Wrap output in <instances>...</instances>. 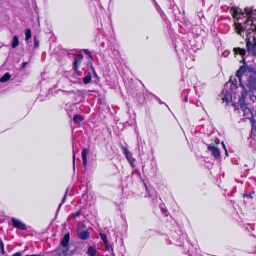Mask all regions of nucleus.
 Here are the masks:
<instances>
[{
    "label": "nucleus",
    "mask_w": 256,
    "mask_h": 256,
    "mask_svg": "<svg viewBox=\"0 0 256 256\" xmlns=\"http://www.w3.org/2000/svg\"><path fill=\"white\" fill-rule=\"evenodd\" d=\"M246 36V46L248 54H252L253 56H256V36L252 37V40L248 37L249 34Z\"/></svg>",
    "instance_id": "obj_1"
},
{
    "label": "nucleus",
    "mask_w": 256,
    "mask_h": 256,
    "mask_svg": "<svg viewBox=\"0 0 256 256\" xmlns=\"http://www.w3.org/2000/svg\"><path fill=\"white\" fill-rule=\"evenodd\" d=\"M244 12L246 14L248 18H247L246 24H250V25L252 27L251 28H254V20L256 21V10H254L253 7L252 8H246L244 9Z\"/></svg>",
    "instance_id": "obj_2"
},
{
    "label": "nucleus",
    "mask_w": 256,
    "mask_h": 256,
    "mask_svg": "<svg viewBox=\"0 0 256 256\" xmlns=\"http://www.w3.org/2000/svg\"><path fill=\"white\" fill-rule=\"evenodd\" d=\"M70 241V234L69 233H68L64 235L62 241L60 242V245L63 248H66V250L64 251V253L66 254H68L72 255L74 254V252L76 251V248H74L70 251V252L68 253V252L70 251V249H71L72 247V244L68 246Z\"/></svg>",
    "instance_id": "obj_3"
},
{
    "label": "nucleus",
    "mask_w": 256,
    "mask_h": 256,
    "mask_svg": "<svg viewBox=\"0 0 256 256\" xmlns=\"http://www.w3.org/2000/svg\"><path fill=\"white\" fill-rule=\"evenodd\" d=\"M77 234L78 238L82 240H86L90 237V233L84 226L78 228Z\"/></svg>",
    "instance_id": "obj_4"
},
{
    "label": "nucleus",
    "mask_w": 256,
    "mask_h": 256,
    "mask_svg": "<svg viewBox=\"0 0 256 256\" xmlns=\"http://www.w3.org/2000/svg\"><path fill=\"white\" fill-rule=\"evenodd\" d=\"M12 222L14 228H16L22 230H27L26 225L24 224L22 221L12 218Z\"/></svg>",
    "instance_id": "obj_5"
},
{
    "label": "nucleus",
    "mask_w": 256,
    "mask_h": 256,
    "mask_svg": "<svg viewBox=\"0 0 256 256\" xmlns=\"http://www.w3.org/2000/svg\"><path fill=\"white\" fill-rule=\"evenodd\" d=\"M122 150L124 154L126 156L127 160L130 162L132 168H134V160L132 158V154L129 152L127 148L123 146H122Z\"/></svg>",
    "instance_id": "obj_6"
},
{
    "label": "nucleus",
    "mask_w": 256,
    "mask_h": 256,
    "mask_svg": "<svg viewBox=\"0 0 256 256\" xmlns=\"http://www.w3.org/2000/svg\"><path fill=\"white\" fill-rule=\"evenodd\" d=\"M208 149L212 153V154L216 159H219L220 158V152L217 147L214 146L210 145Z\"/></svg>",
    "instance_id": "obj_7"
},
{
    "label": "nucleus",
    "mask_w": 256,
    "mask_h": 256,
    "mask_svg": "<svg viewBox=\"0 0 256 256\" xmlns=\"http://www.w3.org/2000/svg\"><path fill=\"white\" fill-rule=\"evenodd\" d=\"M248 24L250 25V24H246V22H244L243 25L242 24L238 23L235 24L236 25V30L238 34L242 36V32H244L245 30H248L250 31L249 30L250 28H247L246 26H245L244 25Z\"/></svg>",
    "instance_id": "obj_8"
},
{
    "label": "nucleus",
    "mask_w": 256,
    "mask_h": 256,
    "mask_svg": "<svg viewBox=\"0 0 256 256\" xmlns=\"http://www.w3.org/2000/svg\"><path fill=\"white\" fill-rule=\"evenodd\" d=\"M233 52L235 55H240L242 58V62H245V56H246V52L244 48H234Z\"/></svg>",
    "instance_id": "obj_9"
},
{
    "label": "nucleus",
    "mask_w": 256,
    "mask_h": 256,
    "mask_svg": "<svg viewBox=\"0 0 256 256\" xmlns=\"http://www.w3.org/2000/svg\"><path fill=\"white\" fill-rule=\"evenodd\" d=\"M248 86L250 90H256V77L254 76H250L248 83Z\"/></svg>",
    "instance_id": "obj_10"
},
{
    "label": "nucleus",
    "mask_w": 256,
    "mask_h": 256,
    "mask_svg": "<svg viewBox=\"0 0 256 256\" xmlns=\"http://www.w3.org/2000/svg\"><path fill=\"white\" fill-rule=\"evenodd\" d=\"M246 96L243 94L240 98L238 104L240 106V108L245 112L248 109L246 104Z\"/></svg>",
    "instance_id": "obj_11"
},
{
    "label": "nucleus",
    "mask_w": 256,
    "mask_h": 256,
    "mask_svg": "<svg viewBox=\"0 0 256 256\" xmlns=\"http://www.w3.org/2000/svg\"><path fill=\"white\" fill-rule=\"evenodd\" d=\"M89 152V150L88 148H84L82 151V156L83 162V166L86 168L87 165V156Z\"/></svg>",
    "instance_id": "obj_12"
},
{
    "label": "nucleus",
    "mask_w": 256,
    "mask_h": 256,
    "mask_svg": "<svg viewBox=\"0 0 256 256\" xmlns=\"http://www.w3.org/2000/svg\"><path fill=\"white\" fill-rule=\"evenodd\" d=\"M84 59V56L81 54H78L77 55L76 57L74 59V66H78L80 67V64H81L82 60Z\"/></svg>",
    "instance_id": "obj_13"
},
{
    "label": "nucleus",
    "mask_w": 256,
    "mask_h": 256,
    "mask_svg": "<svg viewBox=\"0 0 256 256\" xmlns=\"http://www.w3.org/2000/svg\"><path fill=\"white\" fill-rule=\"evenodd\" d=\"M230 12L232 18L235 20H238V14H239V10L237 8L232 7L230 10Z\"/></svg>",
    "instance_id": "obj_14"
},
{
    "label": "nucleus",
    "mask_w": 256,
    "mask_h": 256,
    "mask_svg": "<svg viewBox=\"0 0 256 256\" xmlns=\"http://www.w3.org/2000/svg\"><path fill=\"white\" fill-rule=\"evenodd\" d=\"M246 68L244 66H240V68L237 71L236 76L240 80L243 74L245 73Z\"/></svg>",
    "instance_id": "obj_15"
},
{
    "label": "nucleus",
    "mask_w": 256,
    "mask_h": 256,
    "mask_svg": "<svg viewBox=\"0 0 256 256\" xmlns=\"http://www.w3.org/2000/svg\"><path fill=\"white\" fill-rule=\"evenodd\" d=\"M84 118L79 114H75L73 118V121L75 124H79L84 121Z\"/></svg>",
    "instance_id": "obj_16"
},
{
    "label": "nucleus",
    "mask_w": 256,
    "mask_h": 256,
    "mask_svg": "<svg viewBox=\"0 0 256 256\" xmlns=\"http://www.w3.org/2000/svg\"><path fill=\"white\" fill-rule=\"evenodd\" d=\"M96 252L97 251L96 248L90 246L88 248L87 254L89 256H96Z\"/></svg>",
    "instance_id": "obj_17"
},
{
    "label": "nucleus",
    "mask_w": 256,
    "mask_h": 256,
    "mask_svg": "<svg viewBox=\"0 0 256 256\" xmlns=\"http://www.w3.org/2000/svg\"><path fill=\"white\" fill-rule=\"evenodd\" d=\"M11 78V75L8 73L6 72L4 75L0 78V82H5L8 81Z\"/></svg>",
    "instance_id": "obj_18"
},
{
    "label": "nucleus",
    "mask_w": 256,
    "mask_h": 256,
    "mask_svg": "<svg viewBox=\"0 0 256 256\" xmlns=\"http://www.w3.org/2000/svg\"><path fill=\"white\" fill-rule=\"evenodd\" d=\"M92 81V76L90 72L83 78V82L84 84H90Z\"/></svg>",
    "instance_id": "obj_19"
},
{
    "label": "nucleus",
    "mask_w": 256,
    "mask_h": 256,
    "mask_svg": "<svg viewBox=\"0 0 256 256\" xmlns=\"http://www.w3.org/2000/svg\"><path fill=\"white\" fill-rule=\"evenodd\" d=\"M19 38L18 36H16L14 37V40L12 44L13 48H16L19 45Z\"/></svg>",
    "instance_id": "obj_20"
},
{
    "label": "nucleus",
    "mask_w": 256,
    "mask_h": 256,
    "mask_svg": "<svg viewBox=\"0 0 256 256\" xmlns=\"http://www.w3.org/2000/svg\"><path fill=\"white\" fill-rule=\"evenodd\" d=\"M250 121L252 124V133L253 134H256V122H255L254 117L250 118Z\"/></svg>",
    "instance_id": "obj_21"
},
{
    "label": "nucleus",
    "mask_w": 256,
    "mask_h": 256,
    "mask_svg": "<svg viewBox=\"0 0 256 256\" xmlns=\"http://www.w3.org/2000/svg\"><path fill=\"white\" fill-rule=\"evenodd\" d=\"M32 37V31L30 29L28 28L26 32V41L29 40Z\"/></svg>",
    "instance_id": "obj_22"
},
{
    "label": "nucleus",
    "mask_w": 256,
    "mask_h": 256,
    "mask_svg": "<svg viewBox=\"0 0 256 256\" xmlns=\"http://www.w3.org/2000/svg\"><path fill=\"white\" fill-rule=\"evenodd\" d=\"M105 245V247L106 248V250L108 252H112V253L114 252V248H112V245L108 242H107L106 244H104Z\"/></svg>",
    "instance_id": "obj_23"
},
{
    "label": "nucleus",
    "mask_w": 256,
    "mask_h": 256,
    "mask_svg": "<svg viewBox=\"0 0 256 256\" xmlns=\"http://www.w3.org/2000/svg\"><path fill=\"white\" fill-rule=\"evenodd\" d=\"M82 51L84 52L88 56V57L92 60V61H94L93 56L91 52L89 51L88 50L84 49L82 50Z\"/></svg>",
    "instance_id": "obj_24"
},
{
    "label": "nucleus",
    "mask_w": 256,
    "mask_h": 256,
    "mask_svg": "<svg viewBox=\"0 0 256 256\" xmlns=\"http://www.w3.org/2000/svg\"><path fill=\"white\" fill-rule=\"evenodd\" d=\"M0 252L2 254H5L4 245L3 242L2 240H0Z\"/></svg>",
    "instance_id": "obj_25"
},
{
    "label": "nucleus",
    "mask_w": 256,
    "mask_h": 256,
    "mask_svg": "<svg viewBox=\"0 0 256 256\" xmlns=\"http://www.w3.org/2000/svg\"><path fill=\"white\" fill-rule=\"evenodd\" d=\"M100 235L104 244H106L108 242L107 236L105 234H100Z\"/></svg>",
    "instance_id": "obj_26"
},
{
    "label": "nucleus",
    "mask_w": 256,
    "mask_h": 256,
    "mask_svg": "<svg viewBox=\"0 0 256 256\" xmlns=\"http://www.w3.org/2000/svg\"><path fill=\"white\" fill-rule=\"evenodd\" d=\"M256 192L254 191H252V192L250 193L249 194H243V198H253V196H252V194H255Z\"/></svg>",
    "instance_id": "obj_27"
},
{
    "label": "nucleus",
    "mask_w": 256,
    "mask_h": 256,
    "mask_svg": "<svg viewBox=\"0 0 256 256\" xmlns=\"http://www.w3.org/2000/svg\"><path fill=\"white\" fill-rule=\"evenodd\" d=\"M74 70L75 74L76 76H82V72L79 70V68H78V66H76H76H74Z\"/></svg>",
    "instance_id": "obj_28"
},
{
    "label": "nucleus",
    "mask_w": 256,
    "mask_h": 256,
    "mask_svg": "<svg viewBox=\"0 0 256 256\" xmlns=\"http://www.w3.org/2000/svg\"><path fill=\"white\" fill-rule=\"evenodd\" d=\"M34 48H38L40 46V42L37 39V37L34 36Z\"/></svg>",
    "instance_id": "obj_29"
},
{
    "label": "nucleus",
    "mask_w": 256,
    "mask_h": 256,
    "mask_svg": "<svg viewBox=\"0 0 256 256\" xmlns=\"http://www.w3.org/2000/svg\"><path fill=\"white\" fill-rule=\"evenodd\" d=\"M67 193H68V190L66 192V194H64L63 198H62V202L59 205V208H60L62 207V204L64 203L66 199V196H67Z\"/></svg>",
    "instance_id": "obj_30"
},
{
    "label": "nucleus",
    "mask_w": 256,
    "mask_h": 256,
    "mask_svg": "<svg viewBox=\"0 0 256 256\" xmlns=\"http://www.w3.org/2000/svg\"><path fill=\"white\" fill-rule=\"evenodd\" d=\"M93 62L94 61H92V60H90L88 64V66L90 67L92 70H94V66H93Z\"/></svg>",
    "instance_id": "obj_31"
},
{
    "label": "nucleus",
    "mask_w": 256,
    "mask_h": 256,
    "mask_svg": "<svg viewBox=\"0 0 256 256\" xmlns=\"http://www.w3.org/2000/svg\"><path fill=\"white\" fill-rule=\"evenodd\" d=\"M81 212L80 211L77 212L74 214H73V218H76L77 217H79L81 215Z\"/></svg>",
    "instance_id": "obj_32"
},
{
    "label": "nucleus",
    "mask_w": 256,
    "mask_h": 256,
    "mask_svg": "<svg viewBox=\"0 0 256 256\" xmlns=\"http://www.w3.org/2000/svg\"><path fill=\"white\" fill-rule=\"evenodd\" d=\"M72 159H73L74 168L75 169V166H76V153L74 152Z\"/></svg>",
    "instance_id": "obj_33"
},
{
    "label": "nucleus",
    "mask_w": 256,
    "mask_h": 256,
    "mask_svg": "<svg viewBox=\"0 0 256 256\" xmlns=\"http://www.w3.org/2000/svg\"><path fill=\"white\" fill-rule=\"evenodd\" d=\"M222 144L223 148H224V150L226 152V156H228V150H227L226 146H225V144H224V142H222Z\"/></svg>",
    "instance_id": "obj_34"
},
{
    "label": "nucleus",
    "mask_w": 256,
    "mask_h": 256,
    "mask_svg": "<svg viewBox=\"0 0 256 256\" xmlns=\"http://www.w3.org/2000/svg\"><path fill=\"white\" fill-rule=\"evenodd\" d=\"M92 74H94V78H97L98 77V74H97L96 72V71L95 69L94 70H92Z\"/></svg>",
    "instance_id": "obj_35"
},
{
    "label": "nucleus",
    "mask_w": 256,
    "mask_h": 256,
    "mask_svg": "<svg viewBox=\"0 0 256 256\" xmlns=\"http://www.w3.org/2000/svg\"><path fill=\"white\" fill-rule=\"evenodd\" d=\"M12 256H22V252H19L14 254Z\"/></svg>",
    "instance_id": "obj_36"
},
{
    "label": "nucleus",
    "mask_w": 256,
    "mask_h": 256,
    "mask_svg": "<svg viewBox=\"0 0 256 256\" xmlns=\"http://www.w3.org/2000/svg\"><path fill=\"white\" fill-rule=\"evenodd\" d=\"M28 63L27 62H23L22 64V68H25V67L27 65Z\"/></svg>",
    "instance_id": "obj_37"
},
{
    "label": "nucleus",
    "mask_w": 256,
    "mask_h": 256,
    "mask_svg": "<svg viewBox=\"0 0 256 256\" xmlns=\"http://www.w3.org/2000/svg\"><path fill=\"white\" fill-rule=\"evenodd\" d=\"M249 30H252V32H256V25L254 26V28H251Z\"/></svg>",
    "instance_id": "obj_38"
},
{
    "label": "nucleus",
    "mask_w": 256,
    "mask_h": 256,
    "mask_svg": "<svg viewBox=\"0 0 256 256\" xmlns=\"http://www.w3.org/2000/svg\"><path fill=\"white\" fill-rule=\"evenodd\" d=\"M238 10H239V14H240V15L244 16V12H243L242 11V10L239 9V8H238Z\"/></svg>",
    "instance_id": "obj_39"
},
{
    "label": "nucleus",
    "mask_w": 256,
    "mask_h": 256,
    "mask_svg": "<svg viewBox=\"0 0 256 256\" xmlns=\"http://www.w3.org/2000/svg\"><path fill=\"white\" fill-rule=\"evenodd\" d=\"M146 190H147L148 192V193H149V196H150V197H152V195L150 194V190H149V189L148 188V186H146Z\"/></svg>",
    "instance_id": "obj_40"
},
{
    "label": "nucleus",
    "mask_w": 256,
    "mask_h": 256,
    "mask_svg": "<svg viewBox=\"0 0 256 256\" xmlns=\"http://www.w3.org/2000/svg\"><path fill=\"white\" fill-rule=\"evenodd\" d=\"M26 256H42V255L40 254H39L27 255Z\"/></svg>",
    "instance_id": "obj_41"
},
{
    "label": "nucleus",
    "mask_w": 256,
    "mask_h": 256,
    "mask_svg": "<svg viewBox=\"0 0 256 256\" xmlns=\"http://www.w3.org/2000/svg\"><path fill=\"white\" fill-rule=\"evenodd\" d=\"M167 212H168V210H164V213H166Z\"/></svg>",
    "instance_id": "obj_42"
},
{
    "label": "nucleus",
    "mask_w": 256,
    "mask_h": 256,
    "mask_svg": "<svg viewBox=\"0 0 256 256\" xmlns=\"http://www.w3.org/2000/svg\"><path fill=\"white\" fill-rule=\"evenodd\" d=\"M28 248V246H26V248H25L26 250H27Z\"/></svg>",
    "instance_id": "obj_43"
}]
</instances>
